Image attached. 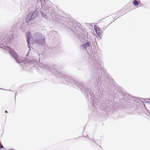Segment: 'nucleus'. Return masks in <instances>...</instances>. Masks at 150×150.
Here are the masks:
<instances>
[{"label":"nucleus","mask_w":150,"mask_h":150,"mask_svg":"<svg viewBox=\"0 0 150 150\" xmlns=\"http://www.w3.org/2000/svg\"><path fill=\"white\" fill-rule=\"evenodd\" d=\"M32 19V16L28 14L27 17V19L26 20L27 23H28L29 21Z\"/></svg>","instance_id":"f257e3e1"},{"label":"nucleus","mask_w":150,"mask_h":150,"mask_svg":"<svg viewBox=\"0 0 150 150\" xmlns=\"http://www.w3.org/2000/svg\"><path fill=\"white\" fill-rule=\"evenodd\" d=\"M31 34L29 33H28L27 34V41L28 43H29L30 40V37L31 36Z\"/></svg>","instance_id":"f03ea898"},{"label":"nucleus","mask_w":150,"mask_h":150,"mask_svg":"<svg viewBox=\"0 0 150 150\" xmlns=\"http://www.w3.org/2000/svg\"><path fill=\"white\" fill-rule=\"evenodd\" d=\"M98 31L96 33L98 36L99 37H101L102 36L103 33L102 31L100 30H98Z\"/></svg>","instance_id":"7ed1b4c3"},{"label":"nucleus","mask_w":150,"mask_h":150,"mask_svg":"<svg viewBox=\"0 0 150 150\" xmlns=\"http://www.w3.org/2000/svg\"><path fill=\"white\" fill-rule=\"evenodd\" d=\"M94 28L96 33H97V32L98 31V30H100V28L98 27L96 25H95L94 26Z\"/></svg>","instance_id":"20e7f679"},{"label":"nucleus","mask_w":150,"mask_h":150,"mask_svg":"<svg viewBox=\"0 0 150 150\" xmlns=\"http://www.w3.org/2000/svg\"><path fill=\"white\" fill-rule=\"evenodd\" d=\"M83 46L85 48H86L90 46V44L88 42L85 43L83 45Z\"/></svg>","instance_id":"39448f33"},{"label":"nucleus","mask_w":150,"mask_h":150,"mask_svg":"<svg viewBox=\"0 0 150 150\" xmlns=\"http://www.w3.org/2000/svg\"><path fill=\"white\" fill-rule=\"evenodd\" d=\"M133 4L134 6H136L139 4V2L138 1L134 0L133 1Z\"/></svg>","instance_id":"423d86ee"},{"label":"nucleus","mask_w":150,"mask_h":150,"mask_svg":"<svg viewBox=\"0 0 150 150\" xmlns=\"http://www.w3.org/2000/svg\"><path fill=\"white\" fill-rule=\"evenodd\" d=\"M4 147L2 145L1 143L0 142V149H1Z\"/></svg>","instance_id":"0eeeda50"},{"label":"nucleus","mask_w":150,"mask_h":150,"mask_svg":"<svg viewBox=\"0 0 150 150\" xmlns=\"http://www.w3.org/2000/svg\"><path fill=\"white\" fill-rule=\"evenodd\" d=\"M9 53L12 54H13V53H14V54H15V53L12 51H9Z\"/></svg>","instance_id":"6e6552de"},{"label":"nucleus","mask_w":150,"mask_h":150,"mask_svg":"<svg viewBox=\"0 0 150 150\" xmlns=\"http://www.w3.org/2000/svg\"><path fill=\"white\" fill-rule=\"evenodd\" d=\"M5 113H7V111L6 110V111H5Z\"/></svg>","instance_id":"1a4fd4ad"},{"label":"nucleus","mask_w":150,"mask_h":150,"mask_svg":"<svg viewBox=\"0 0 150 150\" xmlns=\"http://www.w3.org/2000/svg\"><path fill=\"white\" fill-rule=\"evenodd\" d=\"M13 150V149H11V150Z\"/></svg>","instance_id":"9d476101"}]
</instances>
